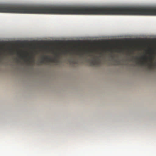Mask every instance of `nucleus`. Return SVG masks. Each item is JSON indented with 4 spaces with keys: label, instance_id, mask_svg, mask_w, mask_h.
I'll list each match as a JSON object with an SVG mask.
<instances>
[{
    "label": "nucleus",
    "instance_id": "obj_1",
    "mask_svg": "<svg viewBox=\"0 0 156 156\" xmlns=\"http://www.w3.org/2000/svg\"><path fill=\"white\" fill-rule=\"evenodd\" d=\"M141 58L142 60H144V61H138L137 62V64H141L142 65H144L147 63L148 65L149 68L150 69H155L156 67V63L155 64H154L152 62V61L153 60V58L151 57L149 58V60L150 62V63H147V58L144 55L142 56L141 57Z\"/></svg>",
    "mask_w": 156,
    "mask_h": 156
},
{
    "label": "nucleus",
    "instance_id": "obj_2",
    "mask_svg": "<svg viewBox=\"0 0 156 156\" xmlns=\"http://www.w3.org/2000/svg\"><path fill=\"white\" fill-rule=\"evenodd\" d=\"M90 62L91 66H99L101 63V60L98 57H94Z\"/></svg>",
    "mask_w": 156,
    "mask_h": 156
},
{
    "label": "nucleus",
    "instance_id": "obj_3",
    "mask_svg": "<svg viewBox=\"0 0 156 156\" xmlns=\"http://www.w3.org/2000/svg\"><path fill=\"white\" fill-rule=\"evenodd\" d=\"M44 60H46L48 62H53L55 63H57L59 62V60L57 59L56 58H55L53 59L47 56L46 58H43V59L40 61V63L41 64L44 63Z\"/></svg>",
    "mask_w": 156,
    "mask_h": 156
},
{
    "label": "nucleus",
    "instance_id": "obj_4",
    "mask_svg": "<svg viewBox=\"0 0 156 156\" xmlns=\"http://www.w3.org/2000/svg\"><path fill=\"white\" fill-rule=\"evenodd\" d=\"M75 59H70L69 60V62L70 64H74Z\"/></svg>",
    "mask_w": 156,
    "mask_h": 156
},
{
    "label": "nucleus",
    "instance_id": "obj_5",
    "mask_svg": "<svg viewBox=\"0 0 156 156\" xmlns=\"http://www.w3.org/2000/svg\"><path fill=\"white\" fill-rule=\"evenodd\" d=\"M115 62H116V65H119L120 64V62L119 60H115Z\"/></svg>",
    "mask_w": 156,
    "mask_h": 156
},
{
    "label": "nucleus",
    "instance_id": "obj_6",
    "mask_svg": "<svg viewBox=\"0 0 156 156\" xmlns=\"http://www.w3.org/2000/svg\"><path fill=\"white\" fill-rule=\"evenodd\" d=\"M78 61L77 60H75V61L74 62V64H78Z\"/></svg>",
    "mask_w": 156,
    "mask_h": 156
},
{
    "label": "nucleus",
    "instance_id": "obj_7",
    "mask_svg": "<svg viewBox=\"0 0 156 156\" xmlns=\"http://www.w3.org/2000/svg\"><path fill=\"white\" fill-rule=\"evenodd\" d=\"M136 58L137 60H139L140 58L139 57H136Z\"/></svg>",
    "mask_w": 156,
    "mask_h": 156
},
{
    "label": "nucleus",
    "instance_id": "obj_8",
    "mask_svg": "<svg viewBox=\"0 0 156 156\" xmlns=\"http://www.w3.org/2000/svg\"><path fill=\"white\" fill-rule=\"evenodd\" d=\"M133 58H134V57H133V58H132V59H130V60H131V61H132V60H133Z\"/></svg>",
    "mask_w": 156,
    "mask_h": 156
},
{
    "label": "nucleus",
    "instance_id": "obj_9",
    "mask_svg": "<svg viewBox=\"0 0 156 156\" xmlns=\"http://www.w3.org/2000/svg\"><path fill=\"white\" fill-rule=\"evenodd\" d=\"M22 57L23 58V57H27V56H22Z\"/></svg>",
    "mask_w": 156,
    "mask_h": 156
},
{
    "label": "nucleus",
    "instance_id": "obj_10",
    "mask_svg": "<svg viewBox=\"0 0 156 156\" xmlns=\"http://www.w3.org/2000/svg\"><path fill=\"white\" fill-rule=\"evenodd\" d=\"M27 61H28V62H30V60H29V59H28V60H27Z\"/></svg>",
    "mask_w": 156,
    "mask_h": 156
}]
</instances>
